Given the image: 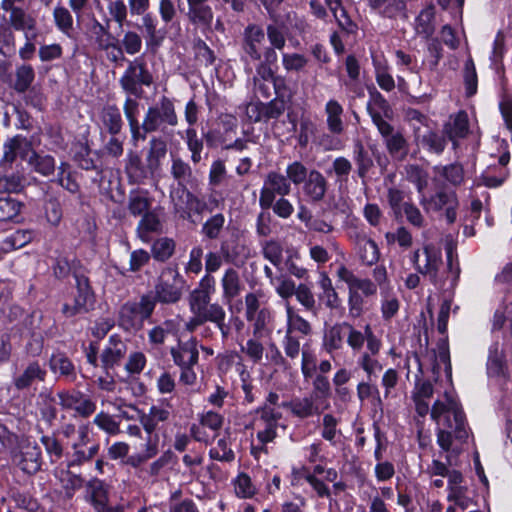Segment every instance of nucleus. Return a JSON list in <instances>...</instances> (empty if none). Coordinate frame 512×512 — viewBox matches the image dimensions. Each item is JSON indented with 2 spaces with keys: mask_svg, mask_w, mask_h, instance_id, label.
Listing matches in <instances>:
<instances>
[{
  "mask_svg": "<svg viewBox=\"0 0 512 512\" xmlns=\"http://www.w3.org/2000/svg\"><path fill=\"white\" fill-rule=\"evenodd\" d=\"M346 331V343L354 353H359L356 364L365 374L370 377L375 373L382 371L383 366L377 359L380 353L382 342L374 334L369 324L364 326V330L356 329L352 324L344 322Z\"/></svg>",
  "mask_w": 512,
  "mask_h": 512,
  "instance_id": "f257e3e1",
  "label": "nucleus"
},
{
  "mask_svg": "<svg viewBox=\"0 0 512 512\" xmlns=\"http://www.w3.org/2000/svg\"><path fill=\"white\" fill-rule=\"evenodd\" d=\"M215 278L212 275H204L197 288L192 290L188 297V306L192 314H199L204 323L215 324L220 319L226 318L224 307L218 302H211L215 293Z\"/></svg>",
  "mask_w": 512,
  "mask_h": 512,
  "instance_id": "f03ea898",
  "label": "nucleus"
},
{
  "mask_svg": "<svg viewBox=\"0 0 512 512\" xmlns=\"http://www.w3.org/2000/svg\"><path fill=\"white\" fill-rule=\"evenodd\" d=\"M178 124V116L173 101L162 96L154 105L149 106L141 122L140 140H145L153 132L165 133L168 127Z\"/></svg>",
  "mask_w": 512,
  "mask_h": 512,
  "instance_id": "7ed1b4c3",
  "label": "nucleus"
},
{
  "mask_svg": "<svg viewBox=\"0 0 512 512\" xmlns=\"http://www.w3.org/2000/svg\"><path fill=\"white\" fill-rule=\"evenodd\" d=\"M312 393L309 397L295 399L290 402L291 412L297 416H313L322 414L328 407L331 395V384L325 375H316L312 382Z\"/></svg>",
  "mask_w": 512,
  "mask_h": 512,
  "instance_id": "20e7f679",
  "label": "nucleus"
},
{
  "mask_svg": "<svg viewBox=\"0 0 512 512\" xmlns=\"http://www.w3.org/2000/svg\"><path fill=\"white\" fill-rule=\"evenodd\" d=\"M155 309L152 295H142L139 301H127L118 312V325L127 332L140 330L145 320L149 319Z\"/></svg>",
  "mask_w": 512,
  "mask_h": 512,
  "instance_id": "39448f33",
  "label": "nucleus"
},
{
  "mask_svg": "<svg viewBox=\"0 0 512 512\" xmlns=\"http://www.w3.org/2000/svg\"><path fill=\"white\" fill-rule=\"evenodd\" d=\"M186 2L185 17L196 31H200L204 35L213 30L220 33L225 32L226 28L221 18H217L214 23L215 13L209 0H186Z\"/></svg>",
  "mask_w": 512,
  "mask_h": 512,
  "instance_id": "423d86ee",
  "label": "nucleus"
},
{
  "mask_svg": "<svg viewBox=\"0 0 512 512\" xmlns=\"http://www.w3.org/2000/svg\"><path fill=\"white\" fill-rule=\"evenodd\" d=\"M185 281L178 269L175 267H165L154 286V295L152 299L162 304H175L182 295Z\"/></svg>",
  "mask_w": 512,
  "mask_h": 512,
  "instance_id": "0eeeda50",
  "label": "nucleus"
},
{
  "mask_svg": "<svg viewBox=\"0 0 512 512\" xmlns=\"http://www.w3.org/2000/svg\"><path fill=\"white\" fill-rule=\"evenodd\" d=\"M121 88L128 94L140 96L142 86H150L153 83V76L147 69L143 57H137L129 61L128 67L119 79Z\"/></svg>",
  "mask_w": 512,
  "mask_h": 512,
  "instance_id": "6e6552de",
  "label": "nucleus"
},
{
  "mask_svg": "<svg viewBox=\"0 0 512 512\" xmlns=\"http://www.w3.org/2000/svg\"><path fill=\"white\" fill-rule=\"evenodd\" d=\"M12 460L28 475H34L42 470V465L44 464L40 445L29 439L19 442L17 451L12 455Z\"/></svg>",
  "mask_w": 512,
  "mask_h": 512,
  "instance_id": "1a4fd4ad",
  "label": "nucleus"
},
{
  "mask_svg": "<svg viewBox=\"0 0 512 512\" xmlns=\"http://www.w3.org/2000/svg\"><path fill=\"white\" fill-rule=\"evenodd\" d=\"M74 278L76 280L77 294L74 296L72 303H65L62 306V313L66 317H73L88 312L94 302L89 279L85 273L75 269Z\"/></svg>",
  "mask_w": 512,
  "mask_h": 512,
  "instance_id": "9d476101",
  "label": "nucleus"
},
{
  "mask_svg": "<svg viewBox=\"0 0 512 512\" xmlns=\"http://www.w3.org/2000/svg\"><path fill=\"white\" fill-rule=\"evenodd\" d=\"M265 33L264 30L255 24L248 25L243 33L242 42V60L249 65L250 62L264 60V47ZM246 71L252 70L251 67L246 66Z\"/></svg>",
  "mask_w": 512,
  "mask_h": 512,
  "instance_id": "9b49d317",
  "label": "nucleus"
},
{
  "mask_svg": "<svg viewBox=\"0 0 512 512\" xmlns=\"http://www.w3.org/2000/svg\"><path fill=\"white\" fill-rule=\"evenodd\" d=\"M419 202L426 212L445 210L447 222L452 224L456 221L459 202L454 191L440 190L430 197L422 195Z\"/></svg>",
  "mask_w": 512,
  "mask_h": 512,
  "instance_id": "f8f14e48",
  "label": "nucleus"
},
{
  "mask_svg": "<svg viewBox=\"0 0 512 512\" xmlns=\"http://www.w3.org/2000/svg\"><path fill=\"white\" fill-rule=\"evenodd\" d=\"M291 192V184L286 175L276 171H270L260 190L259 205L262 209L271 208L277 195L285 197Z\"/></svg>",
  "mask_w": 512,
  "mask_h": 512,
  "instance_id": "ddd939ff",
  "label": "nucleus"
},
{
  "mask_svg": "<svg viewBox=\"0 0 512 512\" xmlns=\"http://www.w3.org/2000/svg\"><path fill=\"white\" fill-rule=\"evenodd\" d=\"M447 266L446 268H442V264L435 265L434 269V278H431L430 275H425L424 277L428 278L431 284L435 286L437 290L447 292L452 291L459 279L460 275V267L458 262L454 263L453 261V249L452 247H448L447 251Z\"/></svg>",
  "mask_w": 512,
  "mask_h": 512,
  "instance_id": "4468645a",
  "label": "nucleus"
},
{
  "mask_svg": "<svg viewBox=\"0 0 512 512\" xmlns=\"http://www.w3.org/2000/svg\"><path fill=\"white\" fill-rule=\"evenodd\" d=\"M110 489L111 486L106 480L93 476L85 481L81 497L96 511L109 503Z\"/></svg>",
  "mask_w": 512,
  "mask_h": 512,
  "instance_id": "2eb2a0df",
  "label": "nucleus"
},
{
  "mask_svg": "<svg viewBox=\"0 0 512 512\" xmlns=\"http://www.w3.org/2000/svg\"><path fill=\"white\" fill-rule=\"evenodd\" d=\"M177 198H173L174 211L184 220L192 221V213L202 214L207 204L199 199L185 187L177 191Z\"/></svg>",
  "mask_w": 512,
  "mask_h": 512,
  "instance_id": "dca6fc26",
  "label": "nucleus"
},
{
  "mask_svg": "<svg viewBox=\"0 0 512 512\" xmlns=\"http://www.w3.org/2000/svg\"><path fill=\"white\" fill-rule=\"evenodd\" d=\"M170 355L177 367L196 366L199 361L198 342L192 337L186 341H179L170 348Z\"/></svg>",
  "mask_w": 512,
  "mask_h": 512,
  "instance_id": "f3484780",
  "label": "nucleus"
},
{
  "mask_svg": "<svg viewBox=\"0 0 512 512\" xmlns=\"http://www.w3.org/2000/svg\"><path fill=\"white\" fill-rule=\"evenodd\" d=\"M422 254L424 256L423 263L420 259V250L413 251L410 257L411 263L413 264L415 270L421 275H430L431 278H434L435 265L442 264L441 252L433 245H425L423 247Z\"/></svg>",
  "mask_w": 512,
  "mask_h": 512,
  "instance_id": "a211bd4d",
  "label": "nucleus"
},
{
  "mask_svg": "<svg viewBox=\"0 0 512 512\" xmlns=\"http://www.w3.org/2000/svg\"><path fill=\"white\" fill-rule=\"evenodd\" d=\"M278 61V55L272 48H266L264 51V60L256 66V75L263 81H272L275 93L277 96H283L281 87L284 84V79L275 76L273 66Z\"/></svg>",
  "mask_w": 512,
  "mask_h": 512,
  "instance_id": "6ab92c4d",
  "label": "nucleus"
},
{
  "mask_svg": "<svg viewBox=\"0 0 512 512\" xmlns=\"http://www.w3.org/2000/svg\"><path fill=\"white\" fill-rule=\"evenodd\" d=\"M127 345L120 336L114 334L109 337L108 344L101 353V363L105 369L113 368L125 357Z\"/></svg>",
  "mask_w": 512,
  "mask_h": 512,
  "instance_id": "aec40b11",
  "label": "nucleus"
},
{
  "mask_svg": "<svg viewBox=\"0 0 512 512\" xmlns=\"http://www.w3.org/2000/svg\"><path fill=\"white\" fill-rule=\"evenodd\" d=\"M328 182L324 175L316 170L309 171L307 179L303 183V193L309 201L320 202L325 197Z\"/></svg>",
  "mask_w": 512,
  "mask_h": 512,
  "instance_id": "412c9836",
  "label": "nucleus"
},
{
  "mask_svg": "<svg viewBox=\"0 0 512 512\" xmlns=\"http://www.w3.org/2000/svg\"><path fill=\"white\" fill-rule=\"evenodd\" d=\"M59 404L66 410H74L81 416H88L94 412V403L80 392L60 393Z\"/></svg>",
  "mask_w": 512,
  "mask_h": 512,
  "instance_id": "4be33fe9",
  "label": "nucleus"
},
{
  "mask_svg": "<svg viewBox=\"0 0 512 512\" xmlns=\"http://www.w3.org/2000/svg\"><path fill=\"white\" fill-rule=\"evenodd\" d=\"M326 126L332 135H341L345 131L344 108L336 99H329L324 108Z\"/></svg>",
  "mask_w": 512,
  "mask_h": 512,
  "instance_id": "5701e85b",
  "label": "nucleus"
},
{
  "mask_svg": "<svg viewBox=\"0 0 512 512\" xmlns=\"http://www.w3.org/2000/svg\"><path fill=\"white\" fill-rule=\"evenodd\" d=\"M1 9L9 12V24L18 31L34 30L36 21L21 7L15 4H0Z\"/></svg>",
  "mask_w": 512,
  "mask_h": 512,
  "instance_id": "b1692460",
  "label": "nucleus"
},
{
  "mask_svg": "<svg viewBox=\"0 0 512 512\" xmlns=\"http://www.w3.org/2000/svg\"><path fill=\"white\" fill-rule=\"evenodd\" d=\"M46 375V370L37 361H32L21 374L14 377L13 383L18 390H23L32 386L36 381L43 382Z\"/></svg>",
  "mask_w": 512,
  "mask_h": 512,
  "instance_id": "393cba45",
  "label": "nucleus"
},
{
  "mask_svg": "<svg viewBox=\"0 0 512 512\" xmlns=\"http://www.w3.org/2000/svg\"><path fill=\"white\" fill-rule=\"evenodd\" d=\"M221 286L222 298L226 304H229L243 289L238 271L234 268L226 269L221 278Z\"/></svg>",
  "mask_w": 512,
  "mask_h": 512,
  "instance_id": "a878e982",
  "label": "nucleus"
},
{
  "mask_svg": "<svg viewBox=\"0 0 512 512\" xmlns=\"http://www.w3.org/2000/svg\"><path fill=\"white\" fill-rule=\"evenodd\" d=\"M356 248L362 264L372 266L380 258V251L376 242L366 235H358L356 238Z\"/></svg>",
  "mask_w": 512,
  "mask_h": 512,
  "instance_id": "bb28decb",
  "label": "nucleus"
},
{
  "mask_svg": "<svg viewBox=\"0 0 512 512\" xmlns=\"http://www.w3.org/2000/svg\"><path fill=\"white\" fill-rule=\"evenodd\" d=\"M345 338L344 322L337 323L324 332L322 348L326 353L333 354L343 348Z\"/></svg>",
  "mask_w": 512,
  "mask_h": 512,
  "instance_id": "cd10ccee",
  "label": "nucleus"
},
{
  "mask_svg": "<svg viewBox=\"0 0 512 512\" xmlns=\"http://www.w3.org/2000/svg\"><path fill=\"white\" fill-rule=\"evenodd\" d=\"M415 139L418 145L436 154H441L446 146L445 138L429 128L422 132L420 127H415Z\"/></svg>",
  "mask_w": 512,
  "mask_h": 512,
  "instance_id": "c85d7f7f",
  "label": "nucleus"
},
{
  "mask_svg": "<svg viewBox=\"0 0 512 512\" xmlns=\"http://www.w3.org/2000/svg\"><path fill=\"white\" fill-rule=\"evenodd\" d=\"M102 126L111 134L120 133L123 120L119 108L116 105H106L100 112Z\"/></svg>",
  "mask_w": 512,
  "mask_h": 512,
  "instance_id": "c756f323",
  "label": "nucleus"
},
{
  "mask_svg": "<svg viewBox=\"0 0 512 512\" xmlns=\"http://www.w3.org/2000/svg\"><path fill=\"white\" fill-rule=\"evenodd\" d=\"M167 154L166 141L160 137H153L149 141V151L147 154V168L150 172H155L159 169L161 161Z\"/></svg>",
  "mask_w": 512,
  "mask_h": 512,
  "instance_id": "7c9ffc66",
  "label": "nucleus"
},
{
  "mask_svg": "<svg viewBox=\"0 0 512 512\" xmlns=\"http://www.w3.org/2000/svg\"><path fill=\"white\" fill-rule=\"evenodd\" d=\"M53 22L58 31L71 38L74 32L72 11L63 5H56L52 12Z\"/></svg>",
  "mask_w": 512,
  "mask_h": 512,
  "instance_id": "2f4dec72",
  "label": "nucleus"
},
{
  "mask_svg": "<svg viewBox=\"0 0 512 512\" xmlns=\"http://www.w3.org/2000/svg\"><path fill=\"white\" fill-rule=\"evenodd\" d=\"M161 227L157 213L151 211L143 215L137 225L136 232L142 242L148 243L151 240V234L160 232Z\"/></svg>",
  "mask_w": 512,
  "mask_h": 512,
  "instance_id": "473e14b6",
  "label": "nucleus"
},
{
  "mask_svg": "<svg viewBox=\"0 0 512 512\" xmlns=\"http://www.w3.org/2000/svg\"><path fill=\"white\" fill-rule=\"evenodd\" d=\"M49 366L53 373H59L69 381L76 379L75 366L64 353H54L49 359Z\"/></svg>",
  "mask_w": 512,
  "mask_h": 512,
  "instance_id": "72a5a7b5",
  "label": "nucleus"
},
{
  "mask_svg": "<svg viewBox=\"0 0 512 512\" xmlns=\"http://www.w3.org/2000/svg\"><path fill=\"white\" fill-rule=\"evenodd\" d=\"M468 130V116L464 111H460L454 117H451L450 121L444 126V133L451 141L465 137Z\"/></svg>",
  "mask_w": 512,
  "mask_h": 512,
  "instance_id": "f704fd0d",
  "label": "nucleus"
},
{
  "mask_svg": "<svg viewBox=\"0 0 512 512\" xmlns=\"http://www.w3.org/2000/svg\"><path fill=\"white\" fill-rule=\"evenodd\" d=\"M61 486L64 493V499L70 501L74 498L76 492L83 489L86 479L81 474L71 471V468L62 471Z\"/></svg>",
  "mask_w": 512,
  "mask_h": 512,
  "instance_id": "c9c22d12",
  "label": "nucleus"
},
{
  "mask_svg": "<svg viewBox=\"0 0 512 512\" xmlns=\"http://www.w3.org/2000/svg\"><path fill=\"white\" fill-rule=\"evenodd\" d=\"M151 205L152 199L149 197L148 191L140 190L130 193L128 198V210L131 215L143 217L144 214L151 212Z\"/></svg>",
  "mask_w": 512,
  "mask_h": 512,
  "instance_id": "e433bc0d",
  "label": "nucleus"
},
{
  "mask_svg": "<svg viewBox=\"0 0 512 512\" xmlns=\"http://www.w3.org/2000/svg\"><path fill=\"white\" fill-rule=\"evenodd\" d=\"M123 110L125 117L128 121L132 139L135 141L140 140L141 134V123L138 120L139 115V102L131 97H127Z\"/></svg>",
  "mask_w": 512,
  "mask_h": 512,
  "instance_id": "4c0bfd02",
  "label": "nucleus"
},
{
  "mask_svg": "<svg viewBox=\"0 0 512 512\" xmlns=\"http://www.w3.org/2000/svg\"><path fill=\"white\" fill-rule=\"evenodd\" d=\"M461 416L463 409L458 400L452 395L446 393L442 400H437L431 409V416Z\"/></svg>",
  "mask_w": 512,
  "mask_h": 512,
  "instance_id": "58836bf2",
  "label": "nucleus"
},
{
  "mask_svg": "<svg viewBox=\"0 0 512 512\" xmlns=\"http://www.w3.org/2000/svg\"><path fill=\"white\" fill-rule=\"evenodd\" d=\"M435 9L433 6L424 8L415 20L416 33L425 39H429L434 31Z\"/></svg>",
  "mask_w": 512,
  "mask_h": 512,
  "instance_id": "ea45409f",
  "label": "nucleus"
},
{
  "mask_svg": "<svg viewBox=\"0 0 512 512\" xmlns=\"http://www.w3.org/2000/svg\"><path fill=\"white\" fill-rule=\"evenodd\" d=\"M366 375V380L361 381L357 385V396L359 400L363 403L368 400L371 401L373 405H380L381 398L378 387L373 384V379L377 377L378 373L371 375Z\"/></svg>",
  "mask_w": 512,
  "mask_h": 512,
  "instance_id": "a19ab883",
  "label": "nucleus"
},
{
  "mask_svg": "<svg viewBox=\"0 0 512 512\" xmlns=\"http://www.w3.org/2000/svg\"><path fill=\"white\" fill-rule=\"evenodd\" d=\"M353 159L357 166V174L361 179H364L373 167V159L365 149L360 140H356L353 145Z\"/></svg>",
  "mask_w": 512,
  "mask_h": 512,
  "instance_id": "79ce46f5",
  "label": "nucleus"
},
{
  "mask_svg": "<svg viewBox=\"0 0 512 512\" xmlns=\"http://www.w3.org/2000/svg\"><path fill=\"white\" fill-rule=\"evenodd\" d=\"M285 307L287 316L286 331H289L291 334L299 332L304 336L309 335L312 331L310 323L296 313L289 303H286Z\"/></svg>",
  "mask_w": 512,
  "mask_h": 512,
  "instance_id": "37998d69",
  "label": "nucleus"
},
{
  "mask_svg": "<svg viewBox=\"0 0 512 512\" xmlns=\"http://www.w3.org/2000/svg\"><path fill=\"white\" fill-rule=\"evenodd\" d=\"M318 285L321 289L319 299L323 301L328 308H337L340 304V300L332 285L331 279L326 273L323 272L320 274Z\"/></svg>",
  "mask_w": 512,
  "mask_h": 512,
  "instance_id": "c03bdc74",
  "label": "nucleus"
},
{
  "mask_svg": "<svg viewBox=\"0 0 512 512\" xmlns=\"http://www.w3.org/2000/svg\"><path fill=\"white\" fill-rule=\"evenodd\" d=\"M226 218L222 213L210 216L201 227V234L208 240L219 239L225 228Z\"/></svg>",
  "mask_w": 512,
  "mask_h": 512,
  "instance_id": "a18cd8bd",
  "label": "nucleus"
},
{
  "mask_svg": "<svg viewBox=\"0 0 512 512\" xmlns=\"http://www.w3.org/2000/svg\"><path fill=\"white\" fill-rule=\"evenodd\" d=\"M405 178L416 187L420 197L425 195L424 190L428 186V173L422 167L414 164L405 166Z\"/></svg>",
  "mask_w": 512,
  "mask_h": 512,
  "instance_id": "49530a36",
  "label": "nucleus"
},
{
  "mask_svg": "<svg viewBox=\"0 0 512 512\" xmlns=\"http://www.w3.org/2000/svg\"><path fill=\"white\" fill-rule=\"evenodd\" d=\"M437 176L445 179L449 184L458 186L464 179L463 167L460 164L438 165L434 167Z\"/></svg>",
  "mask_w": 512,
  "mask_h": 512,
  "instance_id": "de8ad7c7",
  "label": "nucleus"
},
{
  "mask_svg": "<svg viewBox=\"0 0 512 512\" xmlns=\"http://www.w3.org/2000/svg\"><path fill=\"white\" fill-rule=\"evenodd\" d=\"M72 449L73 453L67 459V468L81 466L84 463L91 461L93 457L98 454L100 445L99 443H93L87 450H85L84 447Z\"/></svg>",
  "mask_w": 512,
  "mask_h": 512,
  "instance_id": "09e8293b",
  "label": "nucleus"
},
{
  "mask_svg": "<svg viewBox=\"0 0 512 512\" xmlns=\"http://www.w3.org/2000/svg\"><path fill=\"white\" fill-rule=\"evenodd\" d=\"M23 145H27L26 139L21 136H15L7 139L3 143V156L1 159V165H9L16 160L18 152L22 149Z\"/></svg>",
  "mask_w": 512,
  "mask_h": 512,
  "instance_id": "8fccbe9b",
  "label": "nucleus"
},
{
  "mask_svg": "<svg viewBox=\"0 0 512 512\" xmlns=\"http://www.w3.org/2000/svg\"><path fill=\"white\" fill-rule=\"evenodd\" d=\"M35 79V72L31 65L23 64L16 68L13 88L18 93L28 90Z\"/></svg>",
  "mask_w": 512,
  "mask_h": 512,
  "instance_id": "3c124183",
  "label": "nucleus"
},
{
  "mask_svg": "<svg viewBox=\"0 0 512 512\" xmlns=\"http://www.w3.org/2000/svg\"><path fill=\"white\" fill-rule=\"evenodd\" d=\"M175 246L173 239L168 237L159 238L152 245V256L157 261L165 262L174 254Z\"/></svg>",
  "mask_w": 512,
  "mask_h": 512,
  "instance_id": "603ef678",
  "label": "nucleus"
},
{
  "mask_svg": "<svg viewBox=\"0 0 512 512\" xmlns=\"http://www.w3.org/2000/svg\"><path fill=\"white\" fill-rule=\"evenodd\" d=\"M32 237L33 234L29 230H17L3 240L2 249L4 252H10L22 248L31 242Z\"/></svg>",
  "mask_w": 512,
  "mask_h": 512,
  "instance_id": "864d4df0",
  "label": "nucleus"
},
{
  "mask_svg": "<svg viewBox=\"0 0 512 512\" xmlns=\"http://www.w3.org/2000/svg\"><path fill=\"white\" fill-rule=\"evenodd\" d=\"M302 472V477L305 479V481L313 488V490L316 492L317 496L319 498H330L331 492L329 487L325 484V482L321 479H319L314 474H311L309 472V469L305 466L302 467L301 470L293 469V474L296 476Z\"/></svg>",
  "mask_w": 512,
  "mask_h": 512,
  "instance_id": "5fc2aeb1",
  "label": "nucleus"
},
{
  "mask_svg": "<svg viewBox=\"0 0 512 512\" xmlns=\"http://www.w3.org/2000/svg\"><path fill=\"white\" fill-rule=\"evenodd\" d=\"M369 4L386 17H394L405 9V0H369Z\"/></svg>",
  "mask_w": 512,
  "mask_h": 512,
  "instance_id": "6e6d98bb",
  "label": "nucleus"
},
{
  "mask_svg": "<svg viewBox=\"0 0 512 512\" xmlns=\"http://www.w3.org/2000/svg\"><path fill=\"white\" fill-rule=\"evenodd\" d=\"M234 489L236 496L240 499H250L257 492L251 477L245 472L239 473L235 478Z\"/></svg>",
  "mask_w": 512,
  "mask_h": 512,
  "instance_id": "4d7b16f0",
  "label": "nucleus"
},
{
  "mask_svg": "<svg viewBox=\"0 0 512 512\" xmlns=\"http://www.w3.org/2000/svg\"><path fill=\"white\" fill-rule=\"evenodd\" d=\"M406 198H409L408 194L398 187H390L387 190V201L396 217L402 216L404 205L411 202L410 199L406 201Z\"/></svg>",
  "mask_w": 512,
  "mask_h": 512,
  "instance_id": "13d9d810",
  "label": "nucleus"
},
{
  "mask_svg": "<svg viewBox=\"0 0 512 512\" xmlns=\"http://www.w3.org/2000/svg\"><path fill=\"white\" fill-rule=\"evenodd\" d=\"M262 336H254L249 338L245 345L241 347V351L253 362L260 363L264 356L265 347L261 342Z\"/></svg>",
  "mask_w": 512,
  "mask_h": 512,
  "instance_id": "bf43d9fd",
  "label": "nucleus"
},
{
  "mask_svg": "<svg viewBox=\"0 0 512 512\" xmlns=\"http://www.w3.org/2000/svg\"><path fill=\"white\" fill-rule=\"evenodd\" d=\"M29 163L36 172L43 176H49L55 170V160L50 155H40L34 152Z\"/></svg>",
  "mask_w": 512,
  "mask_h": 512,
  "instance_id": "052dcab7",
  "label": "nucleus"
},
{
  "mask_svg": "<svg viewBox=\"0 0 512 512\" xmlns=\"http://www.w3.org/2000/svg\"><path fill=\"white\" fill-rule=\"evenodd\" d=\"M77 269L80 272H84V269L80 261L74 259L71 262L65 257H59L53 266L54 275L58 279H64L68 277L70 273L74 275V270Z\"/></svg>",
  "mask_w": 512,
  "mask_h": 512,
  "instance_id": "680f3d73",
  "label": "nucleus"
},
{
  "mask_svg": "<svg viewBox=\"0 0 512 512\" xmlns=\"http://www.w3.org/2000/svg\"><path fill=\"white\" fill-rule=\"evenodd\" d=\"M222 256L225 258H229V249L226 243H221L220 253L217 252H209L205 257V270L206 275H211L220 269L222 266L223 260Z\"/></svg>",
  "mask_w": 512,
  "mask_h": 512,
  "instance_id": "e2e57ef3",
  "label": "nucleus"
},
{
  "mask_svg": "<svg viewBox=\"0 0 512 512\" xmlns=\"http://www.w3.org/2000/svg\"><path fill=\"white\" fill-rule=\"evenodd\" d=\"M446 425L453 428V437L461 443H466L469 438L471 429L468 425L467 418H444Z\"/></svg>",
  "mask_w": 512,
  "mask_h": 512,
  "instance_id": "0e129e2a",
  "label": "nucleus"
},
{
  "mask_svg": "<svg viewBox=\"0 0 512 512\" xmlns=\"http://www.w3.org/2000/svg\"><path fill=\"white\" fill-rule=\"evenodd\" d=\"M92 32L98 48L100 50L108 51L109 44L115 41L108 27L104 26L98 20H95L92 25Z\"/></svg>",
  "mask_w": 512,
  "mask_h": 512,
  "instance_id": "69168bd1",
  "label": "nucleus"
},
{
  "mask_svg": "<svg viewBox=\"0 0 512 512\" xmlns=\"http://www.w3.org/2000/svg\"><path fill=\"white\" fill-rule=\"evenodd\" d=\"M348 311L353 319L361 317L365 312V300L362 294L353 288L348 292Z\"/></svg>",
  "mask_w": 512,
  "mask_h": 512,
  "instance_id": "338daca9",
  "label": "nucleus"
},
{
  "mask_svg": "<svg viewBox=\"0 0 512 512\" xmlns=\"http://www.w3.org/2000/svg\"><path fill=\"white\" fill-rule=\"evenodd\" d=\"M309 175L306 166L300 161H294L288 164L286 168V177L289 179L290 184L299 185L304 183Z\"/></svg>",
  "mask_w": 512,
  "mask_h": 512,
  "instance_id": "774afa93",
  "label": "nucleus"
}]
</instances>
